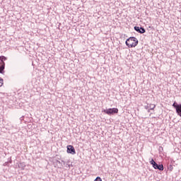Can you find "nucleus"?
Returning a JSON list of instances; mask_svg holds the SVG:
<instances>
[{"instance_id": "f257e3e1", "label": "nucleus", "mask_w": 181, "mask_h": 181, "mask_svg": "<svg viewBox=\"0 0 181 181\" xmlns=\"http://www.w3.org/2000/svg\"><path fill=\"white\" fill-rule=\"evenodd\" d=\"M125 43L128 47H135L138 46L139 41L138 39H136V37H130L126 40Z\"/></svg>"}, {"instance_id": "f03ea898", "label": "nucleus", "mask_w": 181, "mask_h": 181, "mask_svg": "<svg viewBox=\"0 0 181 181\" xmlns=\"http://www.w3.org/2000/svg\"><path fill=\"white\" fill-rule=\"evenodd\" d=\"M4 60H6V57L4 56L0 57V74H4L5 73V62Z\"/></svg>"}, {"instance_id": "7ed1b4c3", "label": "nucleus", "mask_w": 181, "mask_h": 181, "mask_svg": "<svg viewBox=\"0 0 181 181\" xmlns=\"http://www.w3.org/2000/svg\"><path fill=\"white\" fill-rule=\"evenodd\" d=\"M151 165H152L153 168L154 169H157L158 170H163V164H158L156 163V162H155V160H153V158L151 159V160L150 161Z\"/></svg>"}, {"instance_id": "20e7f679", "label": "nucleus", "mask_w": 181, "mask_h": 181, "mask_svg": "<svg viewBox=\"0 0 181 181\" xmlns=\"http://www.w3.org/2000/svg\"><path fill=\"white\" fill-rule=\"evenodd\" d=\"M103 112L107 115H114V114H118V108H109L103 110Z\"/></svg>"}, {"instance_id": "39448f33", "label": "nucleus", "mask_w": 181, "mask_h": 181, "mask_svg": "<svg viewBox=\"0 0 181 181\" xmlns=\"http://www.w3.org/2000/svg\"><path fill=\"white\" fill-rule=\"evenodd\" d=\"M67 153L71 155H76V149L71 145L67 146Z\"/></svg>"}, {"instance_id": "423d86ee", "label": "nucleus", "mask_w": 181, "mask_h": 181, "mask_svg": "<svg viewBox=\"0 0 181 181\" xmlns=\"http://www.w3.org/2000/svg\"><path fill=\"white\" fill-rule=\"evenodd\" d=\"M173 107L175 109V111H177V109L180 107V104H177V103L175 102L173 104Z\"/></svg>"}, {"instance_id": "0eeeda50", "label": "nucleus", "mask_w": 181, "mask_h": 181, "mask_svg": "<svg viewBox=\"0 0 181 181\" xmlns=\"http://www.w3.org/2000/svg\"><path fill=\"white\" fill-rule=\"evenodd\" d=\"M18 168L23 170H25V168H26V165L25 164V163H20L18 164Z\"/></svg>"}, {"instance_id": "6e6552de", "label": "nucleus", "mask_w": 181, "mask_h": 181, "mask_svg": "<svg viewBox=\"0 0 181 181\" xmlns=\"http://www.w3.org/2000/svg\"><path fill=\"white\" fill-rule=\"evenodd\" d=\"M156 106L154 104H150L149 105V109L148 110V112H151V110H155V107Z\"/></svg>"}, {"instance_id": "1a4fd4ad", "label": "nucleus", "mask_w": 181, "mask_h": 181, "mask_svg": "<svg viewBox=\"0 0 181 181\" xmlns=\"http://www.w3.org/2000/svg\"><path fill=\"white\" fill-rule=\"evenodd\" d=\"M134 30H136V32H137L138 33H141V27L134 26Z\"/></svg>"}, {"instance_id": "9d476101", "label": "nucleus", "mask_w": 181, "mask_h": 181, "mask_svg": "<svg viewBox=\"0 0 181 181\" xmlns=\"http://www.w3.org/2000/svg\"><path fill=\"white\" fill-rule=\"evenodd\" d=\"M145 32H146V30H145V28L140 27V33H145Z\"/></svg>"}, {"instance_id": "9b49d317", "label": "nucleus", "mask_w": 181, "mask_h": 181, "mask_svg": "<svg viewBox=\"0 0 181 181\" xmlns=\"http://www.w3.org/2000/svg\"><path fill=\"white\" fill-rule=\"evenodd\" d=\"M4 86V79L0 78V87H2Z\"/></svg>"}, {"instance_id": "f8f14e48", "label": "nucleus", "mask_w": 181, "mask_h": 181, "mask_svg": "<svg viewBox=\"0 0 181 181\" xmlns=\"http://www.w3.org/2000/svg\"><path fill=\"white\" fill-rule=\"evenodd\" d=\"M95 181H103V180L101 179V177H97Z\"/></svg>"}, {"instance_id": "ddd939ff", "label": "nucleus", "mask_w": 181, "mask_h": 181, "mask_svg": "<svg viewBox=\"0 0 181 181\" xmlns=\"http://www.w3.org/2000/svg\"><path fill=\"white\" fill-rule=\"evenodd\" d=\"M145 110H149V105H146L144 106Z\"/></svg>"}, {"instance_id": "4468645a", "label": "nucleus", "mask_w": 181, "mask_h": 181, "mask_svg": "<svg viewBox=\"0 0 181 181\" xmlns=\"http://www.w3.org/2000/svg\"><path fill=\"white\" fill-rule=\"evenodd\" d=\"M162 150V151H163V147H162V146H160V150Z\"/></svg>"}, {"instance_id": "2eb2a0df", "label": "nucleus", "mask_w": 181, "mask_h": 181, "mask_svg": "<svg viewBox=\"0 0 181 181\" xmlns=\"http://www.w3.org/2000/svg\"><path fill=\"white\" fill-rule=\"evenodd\" d=\"M173 169V167H172V165H170V170H172Z\"/></svg>"}, {"instance_id": "dca6fc26", "label": "nucleus", "mask_w": 181, "mask_h": 181, "mask_svg": "<svg viewBox=\"0 0 181 181\" xmlns=\"http://www.w3.org/2000/svg\"><path fill=\"white\" fill-rule=\"evenodd\" d=\"M63 162V163H64V161H62Z\"/></svg>"}]
</instances>
